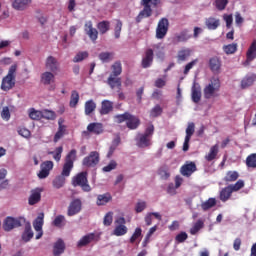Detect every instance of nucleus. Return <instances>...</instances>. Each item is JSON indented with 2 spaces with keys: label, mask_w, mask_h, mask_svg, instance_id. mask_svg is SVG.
Segmentation results:
<instances>
[{
  "label": "nucleus",
  "mask_w": 256,
  "mask_h": 256,
  "mask_svg": "<svg viewBox=\"0 0 256 256\" xmlns=\"http://www.w3.org/2000/svg\"><path fill=\"white\" fill-rule=\"evenodd\" d=\"M140 5L144 7L136 17V23H141L143 19H147L153 15V9H157L161 5V0H141Z\"/></svg>",
  "instance_id": "obj_1"
},
{
  "label": "nucleus",
  "mask_w": 256,
  "mask_h": 256,
  "mask_svg": "<svg viewBox=\"0 0 256 256\" xmlns=\"http://www.w3.org/2000/svg\"><path fill=\"white\" fill-rule=\"evenodd\" d=\"M245 187V180L239 179L234 184H229L228 186L222 188L219 192V199L222 203H227L231 199L233 193L241 191Z\"/></svg>",
  "instance_id": "obj_2"
},
{
  "label": "nucleus",
  "mask_w": 256,
  "mask_h": 256,
  "mask_svg": "<svg viewBox=\"0 0 256 256\" xmlns=\"http://www.w3.org/2000/svg\"><path fill=\"white\" fill-rule=\"evenodd\" d=\"M112 72L110 76L107 79V84L111 89H115L117 87L118 93L121 91V78H119V75L123 73V67L121 65V62L117 61L111 66Z\"/></svg>",
  "instance_id": "obj_3"
},
{
  "label": "nucleus",
  "mask_w": 256,
  "mask_h": 256,
  "mask_svg": "<svg viewBox=\"0 0 256 256\" xmlns=\"http://www.w3.org/2000/svg\"><path fill=\"white\" fill-rule=\"evenodd\" d=\"M17 72V65H12L8 74L2 79L0 89L2 91H11L15 87V73Z\"/></svg>",
  "instance_id": "obj_4"
},
{
  "label": "nucleus",
  "mask_w": 256,
  "mask_h": 256,
  "mask_svg": "<svg viewBox=\"0 0 256 256\" xmlns=\"http://www.w3.org/2000/svg\"><path fill=\"white\" fill-rule=\"evenodd\" d=\"M25 217H13L7 216L3 221V230L9 233V231H13V229H18V227H22L25 224Z\"/></svg>",
  "instance_id": "obj_5"
},
{
  "label": "nucleus",
  "mask_w": 256,
  "mask_h": 256,
  "mask_svg": "<svg viewBox=\"0 0 256 256\" xmlns=\"http://www.w3.org/2000/svg\"><path fill=\"white\" fill-rule=\"evenodd\" d=\"M219 89H221V81H219V78L212 79L211 82L203 89L204 98L213 99L217 97Z\"/></svg>",
  "instance_id": "obj_6"
},
{
  "label": "nucleus",
  "mask_w": 256,
  "mask_h": 256,
  "mask_svg": "<svg viewBox=\"0 0 256 256\" xmlns=\"http://www.w3.org/2000/svg\"><path fill=\"white\" fill-rule=\"evenodd\" d=\"M73 187H81L82 191L89 193L91 191V186L89 185V180L87 179V172H80L72 178Z\"/></svg>",
  "instance_id": "obj_7"
},
{
  "label": "nucleus",
  "mask_w": 256,
  "mask_h": 256,
  "mask_svg": "<svg viewBox=\"0 0 256 256\" xmlns=\"http://www.w3.org/2000/svg\"><path fill=\"white\" fill-rule=\"evenodd\" d=\"M153 133H155V126L150 125L146 128L144 134H138V147H149Z\"/></svg>",
  "instance_id": "obj_8"
},
{
  "label": "nucleus",
  "mask_w": 256,
  "mask_h": 256,
  "mask_svg": "<svg viewBox=\"0 0 256 256\" xmlns=\"http://www.w3.org/2000/svg\"><path fill=\"white\" fill-rule=\"evenodd\" d=\"M100 161H101V156L99 155V152L92 151L89 153L88 156L83 158L82 165L88 168L97 167Z\"/></svg>",
  "instance_id": "obj_9"
},
{
  "label": "nucleus",
  "mask_w": 256,
  "mask_h": 256,
  "mask_svg": "<svg viewBox=\"0 0 256 256\" xmlns=\"http://www.w3.org/2000/svg\"><path fill=\"white\" fill-rule=\"evenodd\" d=\"M114 223L116 226L113 230V235H115L116 237H123V235H127V231H129V229L127 228V226H125V224L127 223L125 217L116 218Z\"/></svg>",
  "instance_id": "obj_10"
},
{
  "label": "nucleus",
  "mask_w": 256,
  "mask_h": 256,
  "mask_svg": "<svg viewBox=\"0 0 256 256\" xmlns=\"http://www.w3.org/2000/svg\"><path fill=\"white\" fill-rule=\"evenodd\" d=\"M169 31V19L161 18L156 28V38L165 39V35Z\"/></svg>",
  "instance_id": "obj_11"
},
{
  "label": "nucleus",
  "mask_w": 256,
  "mask_h": 256,
  "mask_svg": "<svg viewBox=\"0 0 256 256\" xmlns=\"http://www.w3.org/2000/svg\"><path fill=\"white\" fill-rule=\"evenodd\" d=\"M82 207H83V204L81 202V199L77 198L72 200L67 210L68 217H73L74 215L81 213Z\"/></svg>",
  "instance_id": "obj_12"
},
{
  "label": "nucleus",
  "mask_w": 256,
  "mask_h": 256,
  "mask_svg": "<svg viewBox=\"0 0 256 256\" xmlns=\"http://www.w3.org/2000/svg\"><path fill=\"white\" fill-rule=\"evenodd\" d=\"M54 167L53 161L47 160L40 165V171L38 173L39 179H47L49 173H51Z\"/></svg>",
  "instance_id": "obj_13"
},
{
  "label": "nucleus",
  "mask_w": 256,
  "mask_h": 256,
  "mask_svg": "<svg viewBox=\"0 0 256 256\" xmlns=\"http://www.w3.org/2000/svg\"><path fill=\"white\" fill-rule=\"evenodd\" d=\"M84 31L93 43H95V41L99 39V31L97 30V28H93V22H86L84 25Z\"/></svg>",
  "instance_id": "obj_14"
},
{
  "label": "nucleus",
  "mask_w": 256,
  "mask_h": 256,
  "mask_svg": "<svg viewBox=\"0 0 256 256\" xmlns=\"http://www.w3.org/2000/svg\"><path fill=\"white\" fill-rule=\"evenodd\" d=\"M256 59V40H253L246 52V61L243 62L244 67H249L252 61Z\"/></svg>",
  "instance_id": "obj_15"
},
{
  "label": "nucleus",
  "mask_w": 256,
  "mask_h": 256,
  "mask_svg": "<svg viewBox=\"0 0 256 256\" xmlns=\"http://www.w3.org/2000/svg\"><path fill=\"white\" fill-rule=\"evenodd\" d=\"M194 133H195V123L190 122L186 128V136H185V140L182 148L184 152L189 151V142L191 141V137H193Z\"/></svg>",
  "instance_id": "obj_16"
},
{
  "label": "nucleus",
  "mask_w": 256,
  "mask_h": 256,
  "mask_svg": "<svg viewBox=\"0 0 256 256\" xmlns=\"http://www.w3.org/2000/svg\"><path fill=\"white\" fill-rule=\"evenodd\" d=\"M197 171V165L195 162H186L180 168V173L183 177H191Z\"/></svg>",
  "instance_id": "obj_17"
},
{
  "label": "nucleus",
  "mask_w": 256,
  "mask_h": 256,
  "mask_svg": "<svg viewBox=\"0 0 256 256\" xmlns=\"http://www.w3.org/2000/svg\"><path fill=\"white\" fill-rule=\"evenodd\" d=\"M93 241H99V236L95 235V233H89L83 236L77 243V247H87L89 243H93Z\"/></svg>",
  "instance_id": "obj_18"
},
{
  "label": "nucleus",
  "mask_w": 256,
  "mask_h": 256,
  "mask_svg": "<svg viewBox=\"0 0 256 256\" xmlns=\"http://www.w3.org/2000/svg\"><path fill=\"white\" fill-rule=\"evenodd\" d=\"M201 85L197 82H194L191 88V99L193 103H199L201 101Z\"/></svg>",
  "instance_id": "obj_19"
},
{
  "label": "nucleus",
  "mask_w": 256,
  "mask_h": 256,
  "mask_svg": "<svg viewBox=\"0 0 256 256\" xmlns=\"http://www.w3.org/2000/svg\"><path fill=\"white\" fill-rule=\"evenodd\" d=\"M191 37H193V35H191L187 29H184L179 34H176L173 38V43H187Z\"/></svg>",
  "instance_id": "obj_20"
},
{
  "label": "nucleus",
  "mask_w": 256,
  "mask_h": 256,
  "mask_svg": "<svg viewBox=\"0 0 256 256\" xmlns=\"http://www.w3.org/2000/svg\"><path fill=\"white\" fill-rule=\"evenodd\" d=\"M153 57H154L153 49L151 48L146 49L145 56L142 59L143 69H147L149 68L150 65H153Z\"/></svg>",
  "instance_id": "obj_21"
},
{
  "label": "nucleus",
  "mask_w": 256,
  "mask_h": 256,
  "mask_svg": "<svg viewBox=\"0 0 256 256\" xmlns=\"http://www.w3.org/2000/svg\"><path fill=\"white\" fill-rule=\"evenodd\" d=\"M46 69H49L52 73H55V71H59V62L57 61V58L53 56H48L45 63Z\"/></svg>",
  "instance_id": "obj_22"
},
{
  "label": "nucleus",
  "mask_w": 256,
  "mask_h": 256,
  "mask_svg": "<svg viewBox=\"0 0 256 256\" xmlns=\"http://www.w3.org/2000/svg\"><path fill=\"white\" fill-rule=\"evenodd\" d=\"M62 253H65V241L63 239L59 238L53 246V255L54 256H60Z\"/></svg>",
  "instance_id": "obj_23"
},
{
  "label": "nucleus",
  "mask_w": 256,
  "mask_h": 256,
  "mask_svg": "<svg viewBox=\"0 0 256 256\" xmlns=\"http://www.w3.org/2000/svg\"><path fill=\"white\" fill-rule=\"evenodd\" d=\"M32 0H14L12 3L13 9L16 11H25L31 5Z\"/></svg>",
  "instance_id": "obj_24"
},
{
  "label": "nucleus",
  "mask_w": 256,
  "mask_h": 256,
  "mask_svg": "<svg viewBox=\"0 0 256 256\" xmlns=\"http://www.w3.org/2000/svg\"><path fill=\"white\" fill-rule=\"evenodd\" d=\"M140 125H141V120L139 119V117L130 114V116L128 117V120L126 122V126L128 127V129L135 130Z\"/></svg>",
  "instance_id": "obj_25"
},
{
  "label": "nucleus",
  "mask_w": 256,
  "mask_h": 256,
  "mask_svg": "<svg viewBox=\"0 0 256 256\" xmlns=\"http://www.w3.org/2000/svg\"><path fill=\"white\" fill-rule=\"evenodd\" d=\"M87 129L89 133H93L94 135H101L103 133V125L99 122H92L88 124Z\"/></svg>",
  "instance_id": "obj_26"
},
{
  "label": "nucleus",
  "mask_w": 256,
  "mask_h": 256,
  "mask_svg": "<svg viewBox=\"0 0 256 256\" xmlns=\"http://www.w3.org/2000/svg\"><path fill=\"white\" fill-rule=\"evenodd\" d=\"M41 201V190L36 188L31 191V195L29 196L28 203L29 205H37Z\"/></svg>",
  "instance_id": "obj_27"
},
{
  "label": "nucleus",
  "mask_w": 256,
  "mask_h": 256,
  "mask_svg": "<svg viewBox=\"0 0 256 256\" xmlns=\"http://www.w3.org/2000/svg\"><path fill=\"white\" fill-rule=\"evenodd\" d=\"M209 67L212 73H219L221 71V60L218 57L210 58Z\"/></svg>",
  "instance_id": "obj_28"
},
{
  "label": "nucleus",
  "mask_w": 256,
  "mask_h": 256,
  "mask_svg": "<svg viewBox=\"0 0 256 256\" xmlns=\"http://www.w3.org/2000/svg\"><path fill=\"white\" fill-rule=\"evenodd\" d=\"M205 25L210 31H215L221 25V21L215 17H209L205 20Z\"/></svg>",
  "instance_id": "obj_29"
},
{
  "label": "nucleus",
  "mask_w": 256,
  "mask_h": 256,
  "mask_svg": "<svg viewBox=\"0 0 256 256\" xmlns=\"http://www.w3.org/2000/svg\"><path fill=\"white\" fill-rule=\"evenodd\" d=\"M113 111V102L103 100L101 103L100 115H109Z\"/></svg>",
  "instance_id": "obj_30"
},
{
  "label": "nucleus",
  "mask_w": 256,
  "mask_h": 256,
  "mask_svg": "<svg viewBox=\"0 0 256 256\" xmlns=\"http://www.w3.org/2000/svg\"><path fill=\"white\" fill-rule=\"evenodd\" d=\"M191 53H192V51L189 48H185V49L178 51V54L176 56L177 63H183V61H187V59H189V57H191Z\"/></svg>",
  "instance_id": "obj_31"
},
{
  "label": "nucleus",
  "mask_w": 256,
  "mask_h": 256,
  "mask_svg": "<svg viewBox=\"0 0 256 256\" xmlns=\"http://www.w3.org/2000/svg\"><path fill=\"white\" fill-rule=\"evenodd\" d=\"M34 233L31 229V223H26L24 232L22 233V240L24 243H29L33 237Z\"/></svg>",
  "instance_id": "obj_32"
},
{
  "label": "nucleus",
  "mask_w": 256,
  "mask_h": 256,
  "mask_svg": "<svg viewBox=\"0 0 256 256\" xmlns=\"http://www.w3.org/2000/svg\"><path fill=\"white\" fill-rule=\"evenodd\" d=\"M239 179V172L237 171H228L223 178L224 183L229 185V183H235Z\"/></svg>",
  "instance_id": "obj_33"
},
{
  "label": "nucleus",
  "mask_w": 256,
  "mask_h": 256,
  "mask_svg": "<svg viewBox=\"0 0 256 256\" xmlns=\"http://www.w3.org/2000/svg\"><path fill=\"white\" fill-rule=\"evenodd\" d=\"M41 83H43V85H51V83H55V74H53V72L42 73Z\"/></svg>",
  "instance_id": "obj_34"
},
{
  "label": "nucleus",
  "mask_w": 256,
  "mask_h": 256,
  "mask_svg": "<svg viewBox=\"0 0 256 256\" xmlns=\"http://www.w3.org/2000/svg\"><path fill=\"white\" fill-rule=\"evenodd\" d=\"M113 196H111L109 193L100 194L97 196L96 205L99 207L103 205H107L110 201H112Z\"/></svg>",
  "instance_id": "obj_35"
},
{
  "label": "nucleus",
  "mask_w": 256,
  "mask_h": 256,
  "mask_svg": "<svg viewBox=\"0 0 256 256\" xmlns=\"http://www.w3.org/2000/svg\"><path fill=\"white\" fill-rule=\"evenodd\" d=\"M256 81V74H252L251 76H245L241 81V88L247 89V87H251L253 83Z\"/></svg>",
  "instance_id": "obj_36"
},
{
  "label": "nucleus",
  "mask_w": 256,
  "mask_h": 256,
  "mask_svg": "<svg viewBox=\"0 0 256 256\" xmlns=\"http://www.w3.org/2000/svg\"><path fill=\"white\" fill-rule=\"evenodd\" d=\"M97 29L100 35H105L111 29V22L103 20L97 24Z\"/></svg>",
  "instance_id": "obj_37"
},
{
  "label": "nucleus",
  "mask_w": 256,
  "mask_h": 256,
  "mask_svg": "<svg viewBox=\"0 0 256 256\" xmlns=\"http://www.w3.org/2000/svg\"><path fill=\"white\" fill-rule=\"evenodd\" d=\"M219 155V144H215L210 148L209 153L205 156L206 161H213Z\"/></svg>",
  "instance_id": "obj_38"
},
{
  "label": "nucleus",
  "mask_w": 256,
  "mask_h": 256,
  "mask_svg": "<svg viewBox=\"0 0 256 256\" xmlns=\"http://www.w3.org/2000/svg\"><path fill=\"white\" fill-rule=\"evenodd\" d=\"M44 219H45V214L40 213L37 216V218L33 221V227L35 231H41V229H43Z\"/></svg>",
  "instance_id": "obj_39"
},
{
  "label": "nucleus",
  "mask_w": 256,
  "mask_h": 256,
  "mask_svg": "<svg viewBox=\"0 0 256 256\" xmlns=\"http://www.w3.org/2000/svg\"><path fill=\"white\" fill-rule=\"evenodd\" d=\"M85 115H91L97 109V104L93 100H88L84 105Z\"/></svg>",
  "instance_id": "obj_40"
},
{
  "label": "nucleus",
  "mask_w": 256,
  "mask_h": 256,
  "mask_svg": "<svg viewBox=\"0 0 256 256\" xmlns=\"http://www.w3.org/2000/svg\"><path fill=\"white\" fill-rule=\"evenodd\" d=\"M77 159V150L72 149L65 157V162L68 165L74 166V163Z\"/></svg>",
  "instance_id": "obj_41"
},
{
  "label": "nucleus",
  "mask_w": 256,
  "mask_h": 256,
  "mask_svg": "<svg viewBox=\"0 0 256 256\" xmlns=\"http://www.w3.org/2000/svg\"><path fill=\"white\" fill-rule=\"evenodd\" d=\"M245 163L248 169H256V153L248 155Z\"/></svg>",
  "instance_id": "obj_42"
},
{
  "label": "nucleus",
  "mask_w": 256,
  "mask_h": 256,
  "mask_svg": "<svg viewBox=\"0 0 256 256\" xmlns=\"http://www.w3.org/2000/svg\"><path fill=\"white\" fill-rule=\"evenodd\" d=\"M65 216L64 215H58L54 218L52 221L53 227H57L58 229H61L62 227H65Z\"/></svg>",
  "instance_id": "obj_43"
},
{
  "label": "nucleus",
  "mask_w": 256,
  "mask_h": 256,
  "mask_svg": "<svg viewBox=\"0 0 256 256\" xmlns=\"http://www.w3.org/2000/svg\"><path fill=\"white\" fill-rule=\"evenodd\" d=\"M217 205V199L209 198L207 201L201 204V207L204 211H209V209H213Z\"/></svg>",
  "instance_id": "obj_44"
},
{
  "label": "nucleus",
  "mask_w": 256,
  "mask_h": 256,
  "mask_svg": "<svg viewBox=\"0 0 256 256\" xmlns=\"http://www.w3.org/2000/svg\"><path fill=\"white\" fill-rule=\"evenodd\" d=\"M48 155H53L54 161L59 163L61 161V155H63V146L57 147L55 151L48 152Z\"/></svg>",
  "instance_id": "obj_45"
},
{
  "label": "nucleus",
  "mask_w": 256,
  "mask_h": 256,
  "mask_svg": "<svg viewBox=\"0 0 256 256\" xmlns=\"http://www.w3.org/2000/svg\"><path fill=\"white\" fill-rule=\"evenodd\" d=\"M79 103V92H77L76 90H73L70 96V107L72 109H75V107H77Z\"/></svg>",
  "instance_id": "obj_46"
},
{
  "label": "nucleus",
  "mask_w": 256,
  "mask_h": 256,
  "mask_svg": "<svg viewBox=\"0 0 256 256\" xmlns=\"http://www.w3.org/2000/svg\"><path fill=\"white\" fill-rule=\"evenodd\" d=\"M161 115H163V108L159 104L155 105L150 110V117H152L153 119H155L157 117H161Z\"/></svg>",
  "instance_id": "obj_47"
},
{
  "label": "nucleus",
  "mask_w": 256,
  "mask_h": 256,
  "mask_svg": "<svg viewBox=\"0 0 256 256\" xmlns=\"http://www.w3.org/2000/svg\"><path fill=\"white\" fill-rule=\"evenodd\" d=\"M42 119H47L48 121H55L57 119V114L53 110H43Z\"/></svg>",
  "instance_id": "obj_48"
},
{
  "label": "nucleus",
  "mask_w": 256,
  "mask_h": 256,
  "mask_svg": "<svg viewBox=\"0 0 256 256\" xmlns=\"http://www.w3.org/2000/svg\"><path fill=\"white\" fill-rule=\"evenodd\" d=\"M203 227H205V222H203V220H197V222L194 224V227L190 229V234L197 235V233H199Z\"/></svg>",
  "instance_id": "obj_49"
},
{
  "label": "nucleus",
  "mask_w": 256,
  "mask_h": 256,
  "mask_svg": "<svg viewBox=\"0 0 256 256\" xmlns=\"http://www.w3.org/2000/svg\"><path fill=\"white\" fill-rule=\"evenodd\" d=\"M65 181V177L60 174L53 180L52 185L55 187V189H61V187L65 185Z\"/></svg>",
  "instance_id": "obj_50"
},
{
  "label": "nucleus",
  "mask_w": 256,
  "mask_h": 256,
  "mask_svg": "<svg viewBox=\"0 0 256 256\" xmlns=\"http://www.w3.org/2000/svg\"><path fill=\"white\" fill-rule=\"evenodd\" d=\"M223 51L226 55H233V53L237 52V43H232L223 46Z\"/></svg>",
  "instance_id": "obj_51"
},
{
  "label": "nucleus",
  "mask_w": 256,
  "mask_h": 256,
  "mask_svg": "<svg viewBox=\"0 0 256 256\" xmlns=\"http://www.w3.org/2000/svg\"><path fill=\"white\" fill-rule=\"evenodd\" d=\"M214 5L218 11H225L229 5V0H215Z\"/></svg>",
  "instance_id": "obj_52"
},
{
  "label": "nucleus",
  "mask_w": 256,
  "mask_h": 256,
  "mask_svg": "<svg viewBox=\"0 0 256 256\" xmlns=\"http://www.w3.org/2000/svg\"><path fill=\"white\" fill-rule=\"evenodd\" d=\"M89 57V52L84 51V52H78L75 57L73 58L74 63H81V61H85Z\"/></svg>",
  "instance_id": "obj_53"
},
{
  "label": "nucleus",
  "mask_w": 256,
  "mask_h": 256,
  "mask_svg": "<svg viewBox=\"0 0 256 256\" xmlns=\"http://www.w3.org/2000/svg\"><path fill=\"white\" fill-rule=\"evenodd\" d=\"M73 165H71V164H66V163H64V165H63V168H62V172H61V176L62 177H69V175H71V171H73Z\"/></svg>",
  "instance_id": "obj_54"
},
{
  "label": "nucleus",
  "mask_w": 256,
  "mask_h": 256,
  "mask_svg": "<svg viewBox=\"0 0 256 256\" xmlns=\"http://www.w3.org/2000/svg\"><path fill=\"white\" fill-rule=\"evenodd\" d=\"M29 117L33 121H39L42 119V111L35 110L32 108L31 111L29 112Z\"/></svg>",
  "instance_id": "obj_55"
},
{
  "label": "nucleus",
  "mask_w": 256,
  "mask_h": 256,
  "mask_svg": "<svg viewBox=\"0 0 256 256\" xmlns=\"http://www.w3.org/2000/svg\"><path fill=\"white\" fill-rule=\"evenodd\" d=\"M121 29H123V22H121V20H117L114 28L115 39H119V37H121Z\"/></svg>",
  "instance_id": "obj_56"
},
{
  "label": "nucleus",
  "mask_w": 256,
  "mask_h": 256,
  "mask_svg": "<svg viewBox=\"0 0 256 256\" xmlns=\"http://www.w3.org/2000/svg\"><path fill=\"white\" fill-rule=\"evenodd\" d=\"M117 169V162L115 160H111L107 166H104L102 168V171L104 173H110V171H113Z\"/></svg>",
  "instance_id": "obj_57"
},
{
  "label": "nucleus",
  "mask_w": 256,
  "mask_h": 256,
  "mask_svg": "<svg viewBox=\"0 0 256 256\" xmlns=\"http://www.w3.org/2000/svg\"><path fill=\"white\" fill-rule=\"evenodd\" d=\"M131 113L125 112L124 114H118L115 116L116 123H124V121H128Z\"/></svg>",
  "instance_id": "obj_58"
},
{
  "label": "nucleus",
  "mask_w": 256,
  "mask_h": 256,
  "mask_svg": "<svg viewBox=\"0 0 256 256\" xmlns=\"http://www.w3.org/2000/svg\"><path fill=\"white\" fill-rule=\"evenodd\" d=\"M158 175L162 177L163 179H169L171 177V174L169 173L167 166H162L158 169Z\"/></svg>",
  "instance_id": "obj_59"
},
{
  "label": "nucleus",
  "mask_w": 256,
  "mask_h": 256,
  "mask_svg": "<svg viewBox=\"0 0 256 256\" xmlns=\"http://www.w3.org/2000/svg\"><path fill=\"white\" fill-rule=\"evenodd\" d=\"M17 131L18 135L24 137V139H29V137H31V131L25 127H19Z\"/></svg>",
  "instance_id": "obj_60"
},
{
  "label": "nucleus",
  "mask_w": 256,
  "mask_h": 256,
  "mask_svg": "<svg viewBox=\"0 0 256 256\" xmlns=\"http://www.w3.org/2000/svg\"><path fill=\"white\" fill-rule=\"evenodd\" d=\"M100 61H103L104 63H107L108 61H111L113 59V53L111 52H102L99 54Z\"/></svg>",
  "instance_id": "obj_61"
},
{
  "label": "nucleus",
  "mask_w": 256,
  "mask_h": 256,
  "mask_svg": "<svg viewBox=\"0 0 256 256\" xmlns=\"http://www.w3.org/2000/svg\"><path fill=\"white\" fill-rule=\"evenodd\" d=\"M113 223V212H108L104 216L103 224L105 227H110V225Z\"/></svg>",
  "instance_id": "obj_62"
},
{
  "label": "nucleus",
  "mask_w": 256,
  "mask_h": 256,
  "mask_svg": "<svg viewBox=\"0 0 256 256\" xmlns=\"http://www.w3.org/2000/svg\"><path fill=\"white\" fill-rule=\"evenodd\" d=\"M142 233H143V230L141 228H136L130 238V243H135L137 239L141 237Z\"/></svg>",
  "instance_id": "obj_63"
},
{
  "label": "nucleus",
  "mask_w": 256,
  "mask_h": 256,
  "mask_svg": "<svg viewBox=\"0 0 256 256\" xmlns=\"http://www.w3.org/2000/svg\"><path fill=\"white\" fill-rule=\"evenodd\" d=\"M188 238H189V235H187L186 232H180L175 237V241L176 243H185V241H187Z\"/></svg>",
  "instance_id": "obj_64"
}]
</instances>
